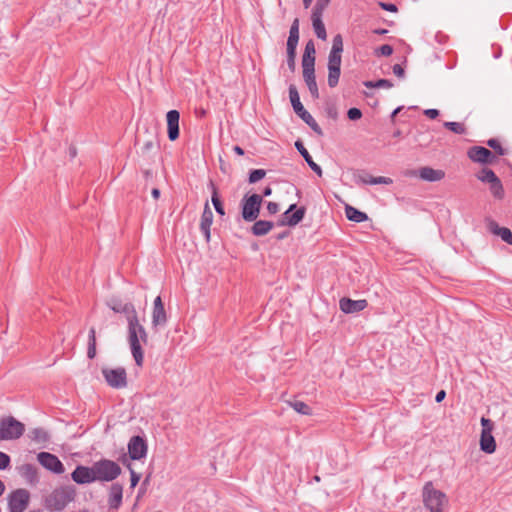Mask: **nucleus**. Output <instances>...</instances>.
I'll return each instance as SVG.
<instances>
[{
	"instance_id": "a878e982",
	"label": "nucleus",
	"mask_w": 512,
	"mask_h": 512,
	"mask_svg": "<svg viewBox=\"0 0 512 512\" xmlns=\"http://www.w3.org/2000/svg\"><path fill=\"white\" fill-rule=\"evenodd\" d=\"M345 215L350 221L356 223H361L368 219L366 213L359 211L358 209L350 205L345 206Z\"/></svg>"
},
{
	"instance_id": "6e6552de",
	"label": "nucleus",
	"mask_w": 512,
	"mask_h": 512,
	"mask_svg": "<svg viewBox=\"0 0 512 512\" xmlns=\"http://www.w3.org/2000/svg\"><path fill=\"white\" fill-rule=\"evenodd\" d=\"M102 375L107 385L113 389H124L128 385L127 372L123 367H104Z\"/></svg>"
},
{
	"instance_id": "39448f33",
	"label": "nucleus",
	"mask_w": 512,
	"mask_h": 512,
	"mask_svg": "<svg viewBox=\"0 0 512 512\" xmlns=\"http://www.w3.org/2000/svg\"><path fill=\"white\" fill-rule=\"evenodd\" d=\"M75 497V490L71 487H62L54 490L46 499V506L53 511H61Z\"/></svg>"
},
{
	"instance_id": "ea45409f",
	"label": "nucleus",
	"mask_w": 512,
	"mask_h": 512,
	"mask_svg": "<svg viewBox=\"0 0 512 512\" xmlns=\"http://www.w3.org/2000/svg\"><path fill=\"white\" fill-rule=\"evenodd\" d=\"M342 52H343V38H342L341 34H337L333 38L332 48L330 50V53L342 55Z\"/></svg>"
},
{
	"instance_id": "58836bf2",
	"label": "nucleus",
	"mask_w": 512,
	"mask_h": 512,
	"mask_svg": "<svg viewBox=\"0 0 512 512\" xmlns=\"http://www.w3.org/2000/svg\"><path fill=\"white\" fill-rule=\"evenodd\" d=\"M364 85L367 88H391L393 86L392 82L387 79H380L377 81H366Z\"/></svg>"
},
{
	"instance_id": "49530a36",
	"label": "nucleus",
	"mask_w": 512,
	"mask_h": 512,
	"mask_svg": "<svg viewBox=\"0 0 512 512\" xmlns=\"http://www.w3.org/2000/svg\"><path fill=\"white\" fill-rule=\"evenodd\" d=\"M107 305L110 309H112L115 313H120V310L123 306L121 300L117 298H112L107 302Z\"/></svg>"
},
{
	"instance_id": "f8f14e48",
	"label": "nucleus",
	"mask_w": 512,
	"mask_h": 512,
	"mask_svg": "<svg viewBox=\"0 0 512 512\" xmlns=\"http://www.w3.org/2000/svg\"><path fill=\"white\" fill-rule=\"evenodd\" d=\"M37 460L44 468L53 473L62 474L65 471L64 465L59 458L49 452H40L37 455Z\"/></svg>"
},
{
	"instance_id": "bb28decb",
	"label": "nucleus",
	"mask_w": 512,
	"mask_h": 512,
	"mask_svg": "<svg viewBox=\"0 0 512 512\" xmlns=\"http://www.w3.org/2000/svg\"><path fill=\"white\" fill-rule=\"evenodd\" d=\"M167 322V315L165 308H153L152 312V326L156 328L157 326H163Z\"/></svg>"
},
{
	"instance_id": "4be33fe9",
	"label": "nucleus",
	"mask_w": 512,
	"mask_h": 512,
	"mask_svg": "<svg viewBox=\"0 0 512 512\" xmlns=\"http://www.w3.org/2000/svg\"><path fill=\"white\" fill-rule=\"evenodd\" d=\"M479 445L481 451L487 454H493L497 448L496 440L492 433H481Z\"/></svg>"
},
{
	"instance_id": "aec40b11",
	"label": "nucleus",
	"mask_w": 512,
	"mask_h": 512,
	"mask_svg": "<svg viewBox=\"0 0 512 512\" xmlns=\"http://www.w3.org/2000/svg\"><path fill=\"white\" fill-rule=\"evenodd\" d=\"M18 471L28 484L34 485L38 482L37 468L33 464H23L18 468Z\"/></svg>"
},
{
	"instance_id": "69168bd1",
	"label": "nucleus",
	"mask_w": 512,
	"mask_h": 512,
	"mask_svg": "<svg viewBox=\"0 0 512 512\" xmlns=\"http://www.w3.org/2000/svg\"><path fill=\"white\" fill-rule=\"evenodd\" d=\"M164 307V304L162 302V299L160 296H157L154 300L153 308H162Z\"/></svg>"
},
{
	"instance_id": "3c124183",
	"label": "nucleus",
	"mask_w": 512,
	"mask_h": 512,
	"mask_svg": "<svg viewBox=\"0 0 512 512\" xmlns=\"http://www.w3.org/2000/svg\"><path fill=\"white\" fill-rule=\"evenodd\" d=\"M347 116L350 120L356 121L362 117V112L358 108H350L347 112Z\"/></svg>"
},
{
	"instance_id": "79ce46f5",
	"label": "nucleus",
	"mask_w": 512,
	"mask_h": 512,
	"mask_svg": "<svg viewBox=\"0 0 512 512\" xmlns=\"http://www.w3.org/2000/svg\"><path fill=\"white\" fill-rule=\"evenodd\" d=\"M487 144L495 151L496 155L498 156H503L507 153V149L503 148L497 139H490Z\"/></svg>"
},
{
	"instance_id": "c85d7f7f",
	"label": "nucleus",
	"mask_w": 512,
	"mask_h": 512,
	"mask_svg": "<svg viewBox=\"0 0 512 512\" xmlns=\"http://www.w3.org/2000/svg\"><path fill=\"white\" fill-rule=\"evenodd\" d=\"M303 78L312 97L314 99H318L319 91L316 83L315 73L303 74Z\"/></svg>"
},
{
	"instance_id": "7ed1b4c3",
	"label": "nucleus",
	"mask_w": 512,
	"mask_h": 512,
	"mask_svg": "<svg viewBox=\"0 0 512 512\" xmlns=\"http://www.w3.org/2000/svg\"><path fill=\"white\" fill-rule=\"evenodd\" d=\"M289 98L294 112L318 135H322V129L312 117V115L304 108L300 101L299 93L295 85L289 86Z\"/></svg>"
},
{
	"instance_id": "a211bd4d",
	"label": "nucleus",
	"mask_w": 512,
	"mask_h": 512,
	"mask_svg": "<svg viewBox=\"0 0 512 512\" xmlns=\"http://www.w3.org/2000/svg\"><path fill=\"white\" fill-rule=\"evenodd\" d=\"M487 228L491 233L501 237L503 241L512 245V232L510 231V229L506 227H500L498 223L494 220L487 221Z\"/></svg>"
},
{
	"instance_id": "20e7f679",
	"label": "nucleus",
	"mask_w": 512,
	"mask_h": 512,
	"mask_svg": "<svg viewBox=\"0 0 512 512\" xmlns=\"http://www.w3.org/2000/svg\"><path fill=\"white\" fill-rule=\"evenodd\" d=\"M95 480L100 482H110L115 480L121 474V467L118 463L109 459H100L93 463Z\"/></svg>"
},
{
	"instance_id": "72a5a7b5",
	"label": "nucleus",
	"mask_w": 512,
	"mask_h": 512,
	"mask_svg": "<svg viewBox=\"0 0 512 512\" xmlns=\"http://www.w3.org/2000/svg\"><path fill=\"white\" fill-rule=\"evenodd\" d=\"M490 185V192L492 193V195L501 200L504 198V188H503V185L500 181V179H496L495 182H492Z\"/></svg>"
},
{
	"instance_id": "680f3d73",
	"label": "nucleus",
	"mask_w": 512,
	"mask_h": 512,
	"mask_svg": "<svg viewBox=\"0 0 512 512\" xmlns=\"http://www.w3.org/2000/svg\"><path fill=\"white\" fill-rule=\"evenodd\" d=\"M393 73L399 77L402 78L404 76V69L400 64H395L393 66Z\"/></svg>"
},
{
	"instance_id": "052dcab7",
	"label": "nucleus",
	"mask_w": 512,
	"mask_h": 512,
	"mask_svg": "<svg viewBox=\"0 0 512 512\" xmlns=\"http://www.w3.org/2000/svg\"><path fill=\"white\" fill-rule=\"evenodd\" d=\"M423 113L430 119H435L439 115V111L437 109H426Z\"/></svg>"
},
{
	"instance_id": "0eeeda50",
	"label": "nucleus",
	"mask_w": 512,
	"mask_h": 512,
	"mask_svg": "<svg viewBox=\"0 0 512 512\" xmlns=\"http://www.w3.org/2000/svg\"><path fill=\"white\" fill-rule=\"evenodd\" d=\"M24 431V424L12 416L0 420V440L18 439L24 434Z\"/></svg>"
},
{
	"instance_id": "4c0bfd02",
	"label": "nucleus",
	"mask_w": 512,
	"mask_h": 512,
	"mask_svg": "<svg viewBox=\"0 0 512 512\" xmlns=\"http://www.w3.org/2000/svg\"><path fill=\"white\" fill-rule=\"evenodd\" d=\"M330 0H318L312 10L311 17H319L322 18L323 12L328 6Z\"/></svg>"
},
{
	"instance_id": "b1692460",
	"label": "nucleus",
	"mask_w": 512,
	"mask_h": 512,
	"mask_svg": "<svg viewBox=\"0 0 512 512\" xmlns=\"http://www.w3.org/2000/svg\"><path fill=\"white\" fill-rule=\"evenodd\" d=\"M295 147L296 149L299 151V153L302 155V157L304 158V160L306 161V163L308 164V166L318 175V176H322V169L321 167L315 163L311 157V155L309 154V152L307 151V149L304 147L303 143L301 141H296L295 142Z\"/></svg>"
},
{
	"instance_id": "ddd939ff",
	"label": "nucleus",
	"mask_w": 512,
	"mask_h": 512,
	"mask_svg": "<svg viewBox=\"0 0 512 512\" xmlns=\"http://www.w3.org/2000/svg\"><path fill=\"white\" fill-rule=\"evenodd\" d=\"M71 478L77 484H90L95 482L93 465L90 467L78 465L72 472Z\"/></svg>"
},
{
	"instance_id": "c03bdc74",
	"label": "nucleus",
	"mask_w": 512,
	"mask_h": 512,
	"mask_svg": "<svg viewBox=\"0 0 512 512\" xmlns=\"http://www.w3.org/2000/svg\"><path fill=\"white\" fill-rule=\"evenodd\" d=\"M266 175V171L263 169L252 170L249 174V183H256L263 179Z\"/></svg>"
},
{
	"instance_id": "6ab92c4d",
	"label": "nucleus",
	"mask_w": 512,
	"mask_h": 512,
	"mask_svg": "<svg viewBox=\"0 0 512 512\" xmlns=\"http://www.w3.org/2000/svg\"><path fill=\"white\" fill-rule=\"evenodd\" d=\"M123 487L119 483H113L109 491L108 504L111 509H118L122 504Z\"/></svg>"
},
{
	"instance_id": "4d7b16f0",
	"label": "nucleus",
	"mask_w": 512,
	"mask_h": 512,
	"mask_svg": "<svg viewBox=\"0 0 512 512\" xmlns=\"http://www.w3.org/2000/svg\"><path fill=\"white\" fill-rule=\"evenodd\" d=\"M96 354H97L96 343H88L87 357L89 359H94L96 357Z\"/></svg>"
},
{
	"instance_id": "f03ea898",
	"label": "nucleus",
	"mask_w": 512,
	"mask_h": 512,
	"mask_svg": "<svg viewBox=\"0 0 512 512\" xmlns=\"http://www.w3.org/2000/svg\"><path fill=\"white\" fill-rule=\"evenodd\" d=\"M422 502L429 512H443L448 505V497L437 489L433 483L428 482L422 490Z\"/></svg>"
},
{
	"instance_id": "473e14b6",
	"label": "nucleus",
	"mask_w": 512,
	"mask_h": 512,
	"mask_svg": "<svg viewBox=\"0 0 512 512\" xmlns=\"http://www.w3.org/2000/svg\"><path fill=\"white\" fill-rule=\"evenodd\" d=\"M158 148L157 141L155 138H151L143 143L140 148V153L142 156H149L150 152L155 151Z\"/></svg>"
},
{
	"instance_id": "c756f323",
	"label": "nucleus",
	"mask_w": 512,
	"mask_h": 512,
	"mask_svg": "<svg viewBox=\"0 0 512 512\" xmlns=\"http://www.w3.org/2000/svg\"><path fill=\"white\" fill-rule=\"evenodd\" d=\"M311 20H312V26H313L316 36L321 40H326L327 32H326L325 25L322 21V18L311 17Z\"/></svg>"
},
{
	"instance_id": "393cba45",
	"label": "nucleus",
	"mask_w": 512,
	"mask_h": 512,
	"mask_svg": "<svg viewBox=\"0 0 512 512\" xmlns=\"http://www.w3.org/2000/svg\"><path fill=\"white\" fill-rule=\"evenodd\" d=\"M273 227L274 223L271 221L258 220L251 227V232L255 236H264L268 234Z\"/></svg>"
},
{
	"instance_id": "37998d69",
	"label": "nucleus",
	"mask_w": 512,
	"mask_h": 512,
	"mask_svg": "<svg viewBox=\"0 0 512 512\" xmlns=\"http://www.w3.org/2000/svg\"><path fill=\"white\" fill-rule=\"evenodd\" d=\"M32 438L38 442H45L49 439L48 433L42 428L32 430Z\"/></svg>"
},
{
	"instance_id": "e2e57ef3",
	"label": "nucleus",
	"mask_w": 512,
	"mask_h": 512,
	"mask_svg": "<svg viewBox=\"0 0 512 512\" xmlns=\"http://www.w3.org/2000/svg\"><path fill=\"white\" fill-rule=\"evenodd\" d=\"M88 343H96V330L94 327L89 330Z\"/></svg>"
},
{
	"instance_id": "5fc2aeb1",
	"label": "nucleus",
	"mask_w": 512,
	"mask_h": 512,
	"mask_svg": "<svg viewBox=\"0 0 512 512\" xmlns=\"http://www.w3.org/2000/svg\"><path fill=\"white\" fill-rule=\"evenodd\" d=\"M10 464V457L0 451V470L6 469Z\"/></svg>"
},
{
	"instance_id": "6e6d98bb",
	"label": "nucleus",
	"mask_w": 512,
	"mask_h": 512,
	"mask_svg": "<svg viewBox=\"0 0 512 512\" xmlns=\"http://www.w3.org/2000/svg\"><path fill=\"white\" fill-rule=\"evenodd\" d=\"M289 35L299 36V19L295 18L290 27Z\"/></svg>"
},
{
	"instance_id": "2eb2a0df",
	"label": "nucleus",
	"mask_w": 512,
	"mask_h": 512,
	"mask_svg": "<svg viewBox=\"0 0 512 512\" xmlns=\"http://www.w3.org/2000/svg\"><path fill=\"white\" fill-rule=\"evenodd\" d=\"M367 306L368 302L365 299L352 300L350 298H342L339 301L340 310L346 314L360 312Z\"/></svg>"
},
{
	"instance_id": "864d4df0",
	"label": "nucleus",
	"mask_w": 512,
	"mask_h": 512,
	"mask_svg": "<svg viewBox=\"0 0 512 512\" xmlns=\"http://www.w3.org/2000/svg\"><path fill=\"white\" fill-rule=\"evenodd\" d=\"M315 53H316L315 44H314L313 40H309L305 45L303 55L315 56Z\"/></svg>"
},
{
	"instance_id": "5701e85b",
	"label": "nucleus",
	"mask_w": 512,
	"mask_h": 512,
	"mask_svg": "<svg viewBox=\"0 0 512 512\" xmlns=\"http://www.w3.org/2000/svg\"><path fill=\"white\" fill-rule=\"evenodd\" d=\"M306 209L305 207H300L296 209L293 214H289L287 218L282 217L278 222L279 226H296L299 222H301L305 216Z\"/></svg>"
},
{
	"instance_id": "f3484780",
	"label": "nucleus",
	"mask_w": 512,
	"mask_h": 512,
	"mask_svg": "<svg viewBox=\"0 0 512 512\" xmlns=\"http://www.w3.org/2000/svg\"><path fill=\"white\" fill-rule=\"evenodd\" d=\"M212 222H213V212H212L208 202H206L202 216H201L200 229L207 241H209V239H210V228H211Z\"/></svg>"
},
{
	"instance_id": "de8ad7c7",
	"label": "nucleus",
	"mask_w": 512,
	"mask_h": 512,
	"mask_svg": "<svg viewBox=\"0 0 512 512\" xmlns=\"http://www.w3.org/2000/svg\"><path fill=\"white\" fill-rule=\"evenodd\" d=\"M296 52L287 51V65L291 72L296 69Z\"/></svg>"
},
{
	"instance_id": "bf43d9fd",
	"label": "nucleus",
	"mask_w": 512,
	"mask_h": 512,
	"mask_svg": "<svg viewBox=\"0 0 512 512\" xmlns=\"http://www.w3.org/2000/svg\"><path fill=\"white\" fill-rule=\"evenodd\" d=\"M267 211L269 214H276L279 211V205L276 202L267 203Z\"/></svg>"
},
{
	"instance_id": "412c9836",
	"label": "nucleus",
	"mask_w": 512,
	"mask_h": 512,
	"mask_svg": "<svg viewBox=\"0 0 512 512\" xmlns=\"http://www.w3.org/2000/svg\"><path fill=\"white\" fill-rule=\"evenodd\" d=\"M419 177L425 181L436 182L441 181L445 177V172L441 169L422 167L419 170Z\"/></svg>"
},
{
	"instance_id": "1a4fd4ad",
	"label": "nucleus",
	"mask_w": 512,
	"mask_h": 512,
	"mask_svg": "<svg viewBox=\"0 0 512 512\" xmlns=\"http://www.w3.org/2000/svg\"><path fill=\"white\" fill-rule=\"evenodd\" d=\"M30 493L23 488L16 489L8 496V507L10 512H24L28 507Z\"/></svg>"
},
{
	"instance_id": "0e129e2a",
	"label": "nucleus",
	"mask_w": 512,
	"mask_h": 512,
	"mask_svg": "<svg viewBox=\"0 0 512 512\" xmlns=\"http://www.w3.org/2000/svg\"><path fill=\"white\" fill-rule=\"evenodd\" d=\"M446 397V392L444 390H440L437 394H436V397H435V400L437 403H440L444 400V398Z\"/></svg>"
},
{
	"instance_id": "13d9d810",
	"label": "nucleus",
	"mask_w": 512,
	"mask_h": 512,
	"mask_svg": "<svg viewBox=\"0 0 512 512\" xmlns=\"http://www.w3.org/2000/svg\"><path fill=\"white\" fill-rule=\"evenodd\" d=\"M379 6L383 9V10H386V11H389V12H397V6L395 4H392V3H385V2H379Z\"/></svg>"
},
{
	"instance_id": "c9c22d12",
	"label": "nucleus",
	"mask_w": 512,
	"mask_h": 512,
	"mask_svg": "<svg viewBox=\"0 0 512 512\" xmlns=\"http://www.w3.org/2000/svg\"><path fill=\"white\" fill-rule=\"evenodd\" d=\"M477 178L482 181L486 182L488 184H491L492 182H495L498 177L491 169H483L478 175Z\"/></svg>"
},
{
	"instance_id": "7c9ffc66",
	"label": "nucleus",
	"mask_w": 512,
	"mask_h": 512,
	"mask_svg": "<svg viewBox=\"0 0 512 512\" xmlns=\"http://www.w3.org/2000/svg\"><path fill=\"white\" fill-rule=\"evenodd\" d=\"M303 74L315 73V56H302Z\"/></svg>"
},
{
	"instance_id": "338daca9",
	"label": "nucleus",
	"mask_w": 512,
	"mask_h": 512,
	"mask_svg": "<svg viewBox=\"0 0 512 512\" xmlns=\"http://www.w3.org/2000/svg\"><path fill=\"white\" fill-rule=\"evenodd\" d=\"M296 207H297L296 204L290 205L288 210L283 213L282 217L287 218V216L290 214V212H292L294 209H296Z\"/></svg>"
},
{
	"instance_id": "774afa93",
	"label": "nucleus",
	"mask_w": 512,
	"mask_h": 512,
	"mask_svg": "<svg viewBox=\"0 0 512 512\" xmlns=\"http://www.w3.org/2000/svg\"><path fill=\"white\" fill-rule=\"evenodd\" d=\"M233 151L239 156L244 155V150L240 146H234Z\"/></svg>"
},
{
	"instance_id": "4468645a",
	"label": "nucleus",
	"mask_w": 512,
	"mask_h": 512,
	"mask_svg": "<svg viewBox=\"0 0 512 512\" xmlns=\"http://www.w3.org/2000/svg\"><path fill=\"white\" fill-rule=\"evenodd\" d=\"M468 157L479 163H493L496 159L490 150L484 147L475 146L469 149Z\"/></svg>"
},
{
	"instance_id": "a19ab883",
	"label": "nucleus",
	"mask_w": 512,
	"mask_h": 512,
	"mask_svg": "<svg viewBox=\"0 0 512 512\" xmlns=\"http://www.w3.org/2000/svg\"><path fill=\"white\" fill-rule=\"evenodd\" d=\"M444 126L456 134H465L466 133L465 125L460 122H445Z\"/></svg>"
},
{
	"instance_id": "cd10ccee",
	"label": "nucleus",
	"mask_w": 512,
	"mask_h": 512,
	"mask_svg": "<svg viewBox=\"0 0 512 512\" xmlns=\"http://www.w3.org/2000/svg\"><path fill=\"white\" fill-rule=\"evenodd\" d=\"M210 188L212 190V196H211L212 204H213L216 212L220 216H224L225 215V211H224L223 204H222V202L220 200V197H219V194H218V189H217V187L214 185V183L212 181H210Z\"/></svg>"
},
{
	"instance_id": "e433bc0d",
	"label": "nucleus",
	"mask_w": 512,
	"mask_h": 512,
	"mask_svg": "<svg viewBox=\"0 0 512 512\" xmlns=\"http://www.w3.org/2000/svg\"><path fill=\"white\" fill-rule=\"evenodd\" d=\"M120 313H123L127 317L128 323L132 320V318L138 319L136 309L132 303L123 304Z\"/></svg>"
},
{
	"instance_id": "9d476101",
	"label": "nucleus",
	"mask_w": 512,
	"mask_h": 512,
	"mask_svg": "<svg viewBox=\"0 0 512 512\" xmlns=\"http://www.w3.org/2000/svg\"><path fill=\"white\" fill-rule=\"evenodd\" d=\"M341 54L329 53L328 56V86L334 88L338 85L341 74Z\"/></svg>"
},
{
	"instance_id": "423d86ee",
	"label": "nucleus",
	"mask_w": 512,
	"mask_h": 512,
	"mask_svg": "<svg viewBox=\"0 0 512 512\" xmlns=\"http://www.w3.org/2000/svg\"><path fill=\"white\" fill-rule=\"evenodd\" d=\"M263 198L259 194L245 195L241 201V215L246 222L255 221L260 213Z\"/></svg>"
},
{
	"instance_id": "9b49d317",
	"label": "nucleus",
	"mask_w": 512,
	"mask_h": 512,
	"mask_svg": "<svg viewBox=\"0 0 512 512\" xmlns=\"http://www.w3.org/2000/svg\"><path fill=\"white\" fill-rule=\"evenodd\" d=\"M148 446L146 440L141 436H133L128 442V453L132 460H140L147 455Z\"/></svg>"
},
{
	"instance_id": "a18cd8bd",
	"label": "nucleus",
	"mask_w": 512,
	"mask_h": 512,
	"mask_svg": "<svg viewBox=\"0 0 512 512\" xmlns=\"http://www.w3.org/2000/svg\"><path fill=\"white\" fill-rule=\"evenodd\" d=\"M480 422H481V426H482L481 433H492L493 432L494 423L490 419L482 417Z\"/></svg>"
},
{
	"instance_id": "f257e3e1",
	"label": "nucleus",
	"mask_w": 512,
	"mask_h": 512,
	"mask_svg": "<svg viewBox=\"0 0 512 512\" xmlns=\"http://www.w3.org/2000/svg\"><path fill=\"white\" fill-rule=\"evenodd\" d=\"M128 341L131 348L133 358L137 366L143 365V351L141 348V342L147 343L148 336L145 328L139 323L138 319L132 318L128 323Z\"/></svg>"
},
{
	"instance_id": "2f4dec72",
	"label": "nucleus",
	"mask_w": 512,
	"mask_h": 512,
	"mask_svg": "<svg viewBox=\"0 0 512 512\" xmlns=\"http://www.w3.org/2000/svg\"><path fill=\"white\" fill-rule=\"evenodd\" d=\"M289 405L299 414L311 415V408L303 401L294 400L290 401Z\"/></svg>"
},
{
	"instance_id": "8fccbe9b",
	"label": "nucleus",
	"mask_w": 512,
	"mask_h": 512,
	"mask_svg": "<svg viewBox=\"0 0 512 512\" xmlns=\"http://www.w3.org/2000/svg\"><path fill=\"white\" fill-rule=\"evenodd\" d=\"M376 53L381 56H390L393 53V47L391 45L384 44L376 50Z\"/></svg>"
},
{
	"instance_id": "603ef678",
	"label": "nucleus",
	"mask_w": 512,
	"mask_h": 512,
	"mask_svg": "<svg viewBox=\"0 0 512 512\" xmlns=\"http://www.w3.org/2000/svg\"><path fill=\"white\" fill-rule=\"evenodd\" d=\"M128 469H129V471H130V486H131V488H134V487L138 484V482H139V480H140V478H141V477H140V474L136 473V472L131 468V466H130V465H128Z\"/></svg>"
},
{
	"instance_id": "09e8293b",
	"label": "nucleus",
	"mask_w": 512,
	"mask_h": 512,
	"mask_svg": "<svg viewBox=\"0 0 512 512\" xmlns=\"http://www.w3.org/2000/svg\"><path fill=\"white\" fill-rule=\"evenodd\" d=\"M298 41H299V36L289 35L288 40H287V51L296 52Z\"/></svg>"
},
{
	"instance_id": "dca6fc26",
	"label": "nucleus",
	"mask_w": 512,
	"mask_h": 512,
	"mask_svg": "<svg viewBox=\"0 0 512 512\" xmlns=\"http://www.w3.org/2000/svg\"><path fill=\"white\" fill-rule=\"evenodd\" d=\"M179 119L180 114L177 110H170L167 112V128L168 138L170 141H175L179 137Z\"/></svg>"
},
{
	"instance_id": "f704fd0d",
	"label": "nucleus",
	"mask_w": 512,
	"mask_h": 512,
	"mask_svg": "<svg viewBox=\"0 0 512 512\" xmlns=\"http://www.w3.org/2000/svg\"><path fill=\"white\" fill-rule=\"evenodd\" d=\"M363 182L365 184H370V185H378V184L389 185L393 181L389 177H384V176H378V177L368 176L367 178H363Z\"/></svg>"
}]
</instances>
